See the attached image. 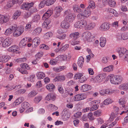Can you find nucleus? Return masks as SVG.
Wrapping results in <instances>:
<instances>
[{
	"label": "nucleus",
	"instance_id": "nucleus-27",
	"mask_svg": "<svg viewBox=\"0 0 128 128\" xmlns=\"http://www.w3.org/2000/svg\"><path fill=\"white\" fill-rule=\"evenodd\" d=\"M50 22L49 20H46L44 22L42 25L44 28H45L46 29H48L49 28L48 25Z\"/></svg>",
	"mask_w": 128,
	"mask_h": 128
},
{
	"label": "nucleus",
	"instance_id": "nucleus-50",
	"mask_svg": "<svg viewBox=\"0 0 128 128\" xmlns=\"http://www.w3.org/2000/svg\"><path fill=\"white\" fill-rule=\"evenodd\" d=\"M83 76L82 74L81 73H78L75 74L74 76L76 77V79H80Z\"/></svg>",
	"mask_w": 128,
	"mask_h": 128
},
{
	"label": "nucleus",
	"instance_id": "nucleus-15",
	"mask_svg": "<svg viewBox=\"0 0 128 128\" xmlns=\"http://www.w3.org/2000/svg\"><path fill=\"white\" fill-rule=\"evenodd\" d=\"M91 86L87 84H85L80 87V89L83 92H84L88 91L91 89Z\"/></svg>",
	"mask_w": 128,
	"mask_h": 128
},
{
	"label": "nucleus",
	"instance_id": "nucleus-21",
	"mask_svg": "<svg viewBox=\"0 0 128 128\" xmlns=\"http://www.w3.org/2000/svg\"><path fill=\"white\" fill-rule=\"evenodd\" d=\"M113 66L112 65L109 66L105 67L103 69V71L104 72H110L113 71Z\"/></svg>",
	"mask_w": 128,
	"mask_h": 128
},
{
	"label": "nucleus",
	"instance_id": "nucleus-61",
	"mask_svg": "<svg viewBox=\"0 0 128 128\" xmlns=\"http://www.w3.org/2000/svg\"><path fill=\"white\" fill-rule=\"evenodd\" d=\"M55 9L56 10V12L60 13V12L62 11V8L60 6H58Z\"/></svg>",
	"mask_w": 128,
	"mask_h": 128
},
{
	"label": "nucleus",
	"instance_id": "nucleus-33",
	"mask_svg": "<svg viewBox=\"0 0 128 128\" xmlns=\"http://www.w3.org/2000/svg\"><path fill=\"white\" fill-rule=\"evenodd\" d=\"M46 88L50 91H52L53 89L54 88L55 86L52 84H50L46 86Z\"/></svg>",
	"mask_w": 128,
	"mask_h": 128
},
{
	"label": "nucleus",
	"instance_id": "nucleus-2",
	"mask_svg": "<svg viewBox=\"0 0 128 128\" xmlns=\"http://www.w3.org/2000/svg\"><path fill=\"white\" fill-rule=\"evenodd\" d=\"M87 24V21L85 20L82 19L76 22L74 26L77 28H81L86 26Z\"/></svg>",
	"mask_w": 128,
	"mask_h": 128
},
{
	"label": "nucleus",
	"instance_id": "nucleus-26",
	"mask_svg": "<svg viewBox=\"0 0 128 128\" xmlns=\"http://www.w3.org/2000/svg\"><path fill=\"white\" fill-rule=\"evenodd\" d=\"M84 58L82 56L80 57L78 61V64L80 68H82L84 62Z\"/></svg>",
	"mask_w": 128,
	"mask_h": 128
},
{
	"label": "nucleus",
	"instance_id": "nucleus-30",
	"mask_svg": "<svg viewBox=\"0 0 128 128\" xmlns=\"http://www.w3.org/2000/svg\"><path fill=\"white\" fill-rule=\"evenodd\" d=\"M42 31V28L40 27H38L35 29L33 31L34 34V35H38Z\"/></svg>",
	"mask_w": 128,
	"mask_h": 128
},
{
	"label": "nucleus",
	"instance_id": "nucleus-39",
	"mask_svg": "<svg viewBox=\"0 0 128 128\" xmlns=\"http://www.w3.org/2000/svg\"><path fill=\"white\" fill-rule=\"evenodd\" d=\"M102 111L100 110H97L94 112V115L96 117H98L101 115Z\"/></svg>",
	"mask_w": 128,
	"mask_h": 128
},
{
	"label": "nucleus",
	"instance_id": "nucleus-51",
	"mask_svg": "<svg viewBox=\"0 0 128 128\" xmlns=\"http://www.w3.org/2000/svg\"><path fill=\"white\" fill-rule=\"evenodd\" d=\"M58 89L59 92L61 93L62 94L64 92L63 90L61 85H59L58 86Z\"/></svg>",
	"mask_w": 128,
	"mask_h": 128
},
{
	"label": "nucleus",
	"instance_id": "nucleus-18",
	"mask_svg": "<svg viewBox=\"0 0 128 128\" xmlns=\"http://www.w3.org/2000/svg\"><path fill=\"white\" fill-rule=\"evenodd\" d=\"M45 99L46 100L48 101L51 100H52V101H54L55 99V96L53 94H49L46 96Z\"/></svg>",
	"mask_w": 128,
	"mask_h": 128
},
{
	"label": "nucleus",
	"instance_id": "nucleus-55",
	"mask_svg": "<svg viewBox=\"0 0 128 128\" xmlns=\"http://www.w3.org/2000/svg\"><path fill=\"white\" fill-rule=\"evenodd\" d=\"M82 112H78L74 114V116L76 118H79L81 115Z\"/></svg>",
	"mask_w": 128,
	"mask_h": 128
},
{
	"label": "nucleus",
	"instance_id": "nucleus-57",
	"mask_svg": "<svg viewBox=\"0 0 128 128\" xmlns=\"http://www.w3.org/2000/svg\"><path fill=\"white\" fill-rule=\"evenodd\" d=\"M10 57L9 56H3L4 62H6L8 61Z\"/></svg>",
	"mask_w": 128,
	"mask_h": 128
},
{
	"label": "nucleus",
	"instance_id": "nucleus-59",
	"mask_svg": "<svg viewBox=\"0 0 128 128\" xmlns=\"http://www.w3.org/2000/svg\"><path fill=\"white\" fill-rule=\"evenodd\" d=\"M40 48H42L46 50H48L49 49V47L48 46L44 44H42V45L41 47H40Z\"/></svg>",
	"mask_w": 128,
	"mask_h": 128
},
{
	"label": "nucleus",
	"instance_id": "nucleus-32",
	"mask_svg": "<svg viewBox=\"0 0 128 128\" xmlns=\"http://www.w3.org/2000/svg\"><path fill=\"white\" fill-rule=\"evenodd\" d=\"M23 98L22 97L19 98L15 101L14 104H15L16 105H18L23 102Z\"/></svg>",
	"mask_w": 128,
	"mask_h": 128
},
{
	"label": "nucleus",
	"instance_id": "nucleus-4",
	"mask_svg": "<svg viewBox=\"0 0 128 128\" xmlns=\"http://www.w3.org/2000/svg\"><path fill=\"white\" fill-rule=\"evenodd\" d=\"M16 28L14 30L15 31L13 33V35L14 36H18L21 35L24 31V28L22 26H18L17 27L16 25Z\"/></svg>",
	"mask_w": 128,
	"mask_h": 128
},
{
	"label": "nucleus",
	"instance_id": "nucleus-54",
	"mask_svg": "<svg viewBox=\"0 0 128 128\" xmlns=\"http://www.w3.org/2000/svg\"><path fill=\"white\" fill-rule=\"evenodd\" d=\"M89 5L88 8H92V6L93 7H94L95 6V3L91 1L89 2Z\"/></svg>",
	"mask_w": 128,
	"mask_h": 128
},
{
	"label": "nucleus",
	"instance_id": "nucleus-34",
	"mask_svg": "<svg viewBox=\"0 0 128 128\" xmlns=\"http://www.w3.org/2000/svg\"><path fill=\"white\" fill-rule=\"evenodd\" d=\"M20 66L22 69L28 70L30 69L29 66L26 63L22 64H20Z\"/></svg>",
	"mask_w": 128,
	"mask_h": 128
},
{
	"label": "nucleus",
	"instance_id": "nucleus-25",
	"mask_svg": "<svg viewBox=\"0 0 128 128\" xmlns=\"http://www.w3.org/2000/svg\"><path fill=\"white\" fill-rule=\"evenodd\" d=\"M21 14V12L18 10L16 11L14 13L12 16L14 19H16Z\"/></svg>",
	"mask_w": 128,
	"mask_h": 128
},
{
	"label": "nucleus",
	"instance_id": "nucleus-16",
	"mask_svg": "<svg viewBox=\"0 0 128 128\" xmlns=\"http://www.w3.org/2000/svg\"><path fill=\"white\" fill-rule=\"evenodd\" d=\"M70 26L69 23L66 21V20H64L61 22V26L63 28L67 29Z\"/></svg>",
	"mask_w": 128,
	"mask_h": 128
},
{
	"label": "nucleus",
	"instance_id": "nucleus-46",
	"mask_svg": "<svg viewBox=\"0 0 128 128\" xmlns=\"http://www.w3.org/2000/svg\"><path fill=\"white\" fill-rule=\"evenodd\" d=\"M42 99V97L41 96H37L35 98L34 101L36 103H38Z\"/></svg>",
	"mask_w": 128,
	"mask_h": 128
},
{
	"label": "nucleus",
	"instance_id": "nucleus-58",
	"mask_svg": "<svg viewBox=\"0 0 128 128\" xmlns=\"http://www.w3.org/2000/svg\"><path fill=\"white\" fill-rule=\"evenodd\" d=\"M35 76L34 74H32L30 75L29 78V80L32 82H34V78H35Z\"/></svg>",
	"mask_w": 128,
	"mask_h": 128
},
{
	"label": "nucleus",
	"instance_id": "nucleus-9",
	"mask_svg": "<svg viewBox=\"0 0 128 128\" xmlns=\"http://www.w3.org/2000/svg\"><path fill=\"white\" fill-rule=\"evenodd\" d=\"M114 92V90H112L108 89L102 90L100 91V94L101 95H104L105 94H111Z\"/></svg>",
	"mask_w": 128,
	"mask_h": 128
},
{
	"label": "nucleus",
	"instance_id": "nucleus-63",
	"mask_svg": "<svg viewBox=\"0 0 128 128\" xmlns=\"http://www.w3.org/2000/svg\"><path fill=\"white\" fill-rule=\"evenodd\" d=\"M31 14L30 12L26 13L24 14V17L25 18H27L30 17L31 15Z\"/></svg>",
	"mask_w": 128,
	"mask_h": 128
},
{
	"label": "nucleus",
	"instance_id": "nucleus-52",
	"mask_svg": "<svg viewBox=\"0 0 128 128\" xmlns=\"http://www.w3.org/2000/svg\"><path fill=\"white\" fill-rule=\"evenodd\" d=\"M40 16L39 15H36L35 16L34 18V21L36 22H38L40 20Z\"/></svg>",
	"mask_w": 128,
	"mask_h": 128
},
{
	"label": "nucleus",
	"instance_id": "nucleus-29",
	"mask_svg": "<svg viewBox=\"0 0 128 128\" xmlns=\"http://www.w3.org/2000/svg\"><path fill=\"white\" fill-rule=\"evenodd\" d=\"M66 78L64 76H56L54 79L55 81L57 80L60 81H63L65 80Z\"/></svg>",
	"mask_w": 128,
	"mask_h": 128
},
{
	"label": "nucleus",
	"instance_id": "nucleus-19",
	"mask_svg": "<svg viewBox=\"0 0 128 128\" xmlns=\"http://www.w3.org/2000/svg\"><path fill=\"white\" fill-rule=\"evenodd\" d=\"M8 50L9 52H14L18 50V47L16 45H14L10 47L8 49Z\"/></svg>",
	"mask_w": 128,
	"mask_h": 128
},
{
	"label": "nucleus",
	"instance_id": "nucleus-14",
	"mask_svg": "<svg viewBox=\"0 0 128 128\" xmlns=\"http://www.w3.org/2000/svg\"><path fill=\"white\" fill-rule=\"evenodd\" d=\"M74 98L75 101H78L85 98L86 97L83 94H77L74 96Z\"/></svg>",
	"mask_w": 128,
	"mask_h": 128
},
{
	"label": "nucleus",
	"instance_id": "nucleus-11",
	"mask_svg": "<svg viewBox=\"0 0 128 128\" xmlns=\"http://www.w3.org/2000/svg\"><path fill=\"white\" fill-rule=\"evenodd\" d=\"M110 27L109 24L107 22H105L101 24L100 28L102 30H108Z\"/></svg>",
	"mask_w": 128,
	"mask_h": 128
},
{
	"label": "nucleus",
	"instance_id": "nucleus-37",
	"mask_svg": "<svg viewBox=\"0 0 128 128\" xmlns=\"http://www.w3.org/2000/svg\"><path fill=\"white\" fill-rule=\"evenodd\" d=\"M55 0H46V5L48 6L53 4L56 1Z\"/></svg>",
	"mask_w": 128,
	"mask_h": 128
},
{
	"label": "nucleus",
	"instance_id": "nucleus-44",
	"mask_svg": "<svg viewBox=\"0 0 128 128\" xmlns=\"http://www.w3.org/2000/svg\"><path fill=\"white\" fill-rule=\"evenodd\" d=\"M99 107L98 104H96L90 108V111H92L98 109Z\"/></svg>",
	"mask_w": 128,
	"mask_h": 128
},
{
	"label": "nucleus",
	"instance_id": "nucleus-53",
	"mask_svg": "<svg viewBox=\"0 0 128 128\" xmlns=\"http://www.w3.org/2000/svg\"><path fill=\"white\" fill-rule=\"evenodd\" d=\"M117 40L118 41L123 40L122 35L121 34H119L116 36Z\"/></svg>",
	"mask_w": 128,
	"mask_h": 128
},
{
	"label": "nucleus",
	"instance_id": "nucleus-5",
	"mask_svg": "<svg viewBox=\"0 0 128 128\" xmlns=\"http://www.w3.org/2000/svg\"><path fill=\"white\" fill-rule=\"evenodd\" d=\"M65 14L67 15L64 20L68 23L71 22L73 21L72 14L71 13L70 11L69 10H67L65 12Z\"/></svg>",
	"mask_w": 128,
	"mask_h": 128
},
{
	"label": "nucleus",
	"instance_id": "nucleus-43",
	"mask_svg": "<svg viewBox=\"0 0 128 128\" xmlns=\"http://www.w3.org/2000/svg\"><path fill=\"white\" fill-rule=\"evenodd\" d=\"M15 4L12 0H9L6 6L10 8L12 6Z\"/></svg>",
	"mask_w": 128,
	"mask_h": 128
},
{
	"label": "nucleus",
	"instance_id": "nucleus-22",
	"mask_svg": "<svg viewBox=\"0 0 128 128\" xmlns=\"http://www.w3.org/2000/svg\"><path fill=\"white\" fill-rule=\"evenodd\" d=\"M89 9L90 8H88L87 9L84 10L83 13L84 17H88L90 15L91 12Z\"/></svg>",
	"mask_w": 128,
	"mask_h": 128
},
{
	"label": "nucleus",
	"instance_id": "nucleus-64",
	"mask_svg": "<svg viewBox=\"0 0 128 128\" xmlns=\"http://www.w3.org/2000/svg\"><path fill=\"white\" fill-rule=\"evenodd\" d=\"M50 63L51 65H54L56 64L57 63V62L54 59H52L50 60Z\"/></svg>",
	"mask_w": 128,
	"mask_h": 128
},
{
	"label": "nucleus",
	"instance_id": "nucleus-36",
	"mask_svg": "<svg viewBox=\"0 0 128 128\" xmlns=\"http://www.w3.org/2000/svg\"><path fill=\"white\" fill-rule=\"evenodd\" d=\"M52 35V33L51 32H49L46 33L44 36V38L45 39H48L51 37Z\"/></svg>",
	"mask_w": 128,
	"mask_h": 128
},
{
	"label": "nucleus",
	"instance_id": "nucleus-47",
	"mask_svg": "<svg viewBox=\"0 0 128 128\" xmlns=\"http://www.w3.org/2000/svg\"><path fill=\"white\" fill-rule=\"evenodd\" d=\"M32 23L30 22L28 23L25 26V30H29L31 26Z\"/></svg>",
	"mask_w": 128,
	"mask_h": 128
},
{
	"label": "nucleus",
	"instance_id": "nucleus-40",
	"mask_svg": "<svg viewBox=\"0 0 128 128\" xmlns=\"http://www.w3.org/2000/svg\"><path fill=\"white\" fill-rule=\"evenodd\" d=\"M29 103L26 102H23L22 104V108L25 109L28 108L29 107Z\"/></svg>",
	"mask_w": 128,
	"mask_h": 128
},
{
	"label": "nucleus",
	"instance_id": "nucleus-62",
	"mask_svg": "<svg viewBox=\"0 0 128 128\" xmlns=\"http://www.w3.org/2000/svg\"><path fill=\"white\" fill-rule=\"evenodd\" d=\"M79 33L78 32L73 33L72 35H74V40H76L78 38L79 35Z\"/></svg>",
	"mask_w": 128,
	"mask_h": 128
},
{
	"label": "nucleus",
	"instance_id": "nucleus-41",
	"mask_svg": "<svg viewBox=\"0 0 128 128\" xmlns=\"http://www.w3.org/2000/svg\"><path fill=\"white\" fill-rule=\"evenodd\" d=\"M37 94V93L35 91H32L29 93L28 95V97L29 98L35 96Z\"/></svg>",
	"mask_w": 128,
	"mask_h": 128
},
{
	"label": "nucleus",
	"instance_id": "nucleus-35",
	"mask_svg": "<svg viewBox=\"0 0 128 128\" xmlns=\"http://www.w3.org/2000/svg\"><path fill=\"white\" fill-rule=\"evenodd\" d=\"M62 47L60 48L59 50V51H64L66 50L68 48L69 45L68 44H66L64 46H63V45H62Z\"/></svg>",
	"mask_w": 128,
	"mask_h": 128
},
{
	"label": "nucleus",
	"instance_id": "nucleus-3",
	"mask_svg": "<svg viewBox=\"0 0 128 128\" xmlns=\"http://www.w3.org/2000/svg\"><path fill=\"white\" fill-rule=\"evenodd\" d=\"M105 73H102L96 76L94 79V82H100L104 80L106 77Z\"/></svg>",
	"mask_w": 128,
	"mask_h": 128
},
{
	"label": "nucleus",
	"instance_id": "nucleus-6",
	"mask_svg": "<svg viewBox=\"0 0 128 128\" xmlns=\"http://www.w3.org/2000/svg\"><path fill=\"white\" fill-rule=\"evenodd\" d=\"M34 4L33 2H31L30 3L28 2L25 3L24 4H23L21 5L20 8L23 10H27L33 6Z\"/></svg>",
	"mask_w": 128,
	"mask_h": 128
},
{
	"label": "nucleus",
	"instance_id": "nucleus-8",
	"mask_svg": "<svg viewBox=\"0 0 128 128\" xmlns=\"http://www.w3.org/2000/svg\"><path fill=\"white\" fill-rule=\"evenodd\" d=\"M12 43V40L10 38L6 39L4 40L2 43V46L4 47H7L10 46Z\"/></svg>",
	"mask_w": 128,
	"mask_h": 128
},
{
	"label": "nucleus",
	"instance_id": "nucleus-45",
	"mask_svg": "<svg viewBox=\"0 0 128 128\" xmlns=\"http://www.w3.org/2000/svg\"><path fill=\"white\" fill-rule=\"evenodd\" d=\"M88 117L89 119L91 120H93L95 119L94 117L93 116L92 113L91 112L88 113Z\"/></svg>",
	"mask_w": 128,
	"mask_h": 128
},
{
	"label": "nucleus",
	"instance_id": "nucleus-10",
	"mask_svg": "<svg viewBox=\"0 0 128 128\" xmlns=\"http://www.w3.org/2000/svg\"><path fill=\"white\" fill-rule=\"evenodd\" d=\"M72 8L74 12L75 13H79L82 12V10L77 4H75L73 5Z\"/></svg>",
	"mask_w": 128,
	"mask_h": 128
},
{
	"label": "nucleus",
	"instance_id": "nucleus-49",
	"mask_svg": "<svg viewBox=\"0 0 128 128\" xmlns=\"http://www.w3.org/2000/svg\"><path fill=\"white\" fill-rule=\"evenodd\" d=\"M109 4L110 6L113 7L116 5V2L114 0H111Z\"/></svg>",
	"mask_w": 128,
	"mask_h": 128
},
{
	"label": "nucleus",
	"instance_id": "nucleus-20",
	"mask_svg": "<svg viewBox=\"0 0 128 128\" xmlns=\"http://www.w3.org/2000/svg\"><path fill=\"white\" fill-rule=\"evenodd\" d=\"M100 46L102 47H104L105 45L106 42V38L104 37H101L100 39Z\"/></svg>",
	"mask_w": 128,
	"mask_h": 128
},
{
	"label": "nucleus",
	"instance_id": "nucleus-38",
	"mask_svg": "<svg viewBox=\"0 0 128 128\" xmlns=\"http://www.w3.org/2000/svg\"><path fill=\"white\" fill-rule=\"evenodd\" d=\"M112 102V101L110 98H108L104 101V103L105 105H108L111 103Z\"/></svg>",
	"mask_w": 128,
	"mask_h": 128
},
{
	"label": "nucleus",
	"instance_id": "nucleus-28",
	"mask_svg": "<svg viewBox=\"0 0 128 128\" xmlns=\"http://www.w3.org/2000/svg\"><path fill=\"white\" fill-rule=\"evenodd\" d=\"M27 42V40H25V38H24L20 41L19 44V46L21 48L23 47L26 45Z\"/></svg>",
	"mask_w": 128,
	"mask_h": 128
},
{
	"label": "nucleus",
	"instance_id": "nucleus-23",
	"mask_svg": "<svg viewBox=\"0 0 128 128\" xmlns=\"http://www.w3.org/2000/svg\"><path fill=\"white\" fill-rule=\"evenodd\" d=\"M65 66H60L58 68L55 67L53 68V70L56 72H58L66 68Z\"/></svg>",
	"mask_w": 128,
	"mask_h": 128
},
{
	"label": "nucleus",
	"instance_id": "nucleus-17",
	"mask_svg": "<svg viewBox=\"0 0 128 128\" xmlns=\"http://www.w3.org/2000/svg\"><path fill=\"white\" fill-rule=\"evenodd\" d=\"M40 39L38 38H36L32 40V44L34 45V47H36L40 44Z\"/></svg>",
	"mask_w": 128,
	"mask_h": 128
},
{
	"label": "nucleus",
	"instance_id": "nucleus-31",
	"mask_svg": "<svg viewBox=\"0 0 128 128\" xmlns=\"http://www.w3.org/2000/svg\"><path fill=\"white\" fill-rule=\"evenodd\" d=\"M36 76L38 78L40 79L43 78L45 76L44 73L40 72L37 73Z\"/></svg>",
	"mask_w": 128,
	"mask_h": 128
},
{
	"label": "nucleus",
	"instance_id": "nucleus-1",
	"mask_svg": "<svg viewBox=\"0 0 128 128\" xmlns=\"http://www.w3.org/2000/svg\"><path fill=\"white\" fill-rule=\"evenodd\" d=\"M110 77V81L111 82L112 84H120L122 79L121 76L118 75H112Z\"/></svg>",
	"mask_w": 128,
	"mask_h": 128
},
{
	"label": "nucleus",
	"instance_id": "nucleus-60",
	"mask_svg": "<svg viewBox=\"0 0 128 128\" xmlns=\"http://www.w3.org/2000/svg\"><path fill=\"white\" fill-rule=\"evenodd\" d=\"M50 16H48V14H47L46 13H45L42 16V19L43 20L45 19L46 20H48V18Z\"/></svg>",
	"mask_w": 128,
	"mask_h": 128
},
{
	"label": "nucleus",
	"instance_id": "nucleus-12",
	"mask_svg": "<svg viewBox=\"0 0 128 128\" xmlns=\"http://www.w3.org/2000/svg\"><path fill=\"white\" fill-rule=\"evenodd\" d=\"M16 28V26H12L11 27L6 30L4 34L7 36H8L12 34L13 32V30H14Z\"/></svg>",
	"mask_w": 128,
	"mask_h": 128
},
{
	"label": "nucleus",
	"instance_id": "nucleus-13",
	"mask_svg": "<svg viewBox=\"0 0 128 128\" xmlns=\"http://www.w3.org/2000/svg\"><path fill=\"white\" fill-rule=\"evenodd\" d=\"M128 51L126 50L124 48H121L118 51V52L120 56V57H123L124 56V54H126V52Z\"/></svg>",
	"mask_w": 128,
	"mask_h": 128
},
{
	"label": "nucleus",
	"instance_id": "nucleus-7",
	"mask_svg": "<svg viewBox=\"0 0 128 128\" xmlns=\"http://www.w3.org/2000/svg\"><path fill=\"white\" fill-rule=\"evenodd\" d=\"M82 38L84 41H88L91 36V33L89 32H86L82 34Z\"/></svg>",
	"mask_w": 128,
	"mask_h": 128
},
{
	"label": "nucleus",
	"instance_id": "nucleus-24",
	"mask_svg": "<svg viewBox=\"0 0 128 128\" xmlns=\"http://www.w3.org/2000/svg\"><path fill=\"white\" fill-rule=\"evenodd\" d=\"M119 88L122 90H126L128 89V83L120 85L119 86Z\"/></svg>",
	"mask_w": 128,
	"mask_h": 128
},
{
	"label": "nucleus",
	"instance_id": "nucleus-48",
	"mask_svg": "<svg viewBox=\"0 0 128 128\" xmlns=\"http://www.w3.org/2000/svg\"><path fill=\"white\" fill-rule=\"evenodd\" d=\"M45 4H46L45 0H43L41 1L39 5V8H43Z\"/></svg>",
	"mask_w": 128,
	"mask_h": 128
},
{
	"label": "nucleus",
	"instance_id": "nucleus-42",
	"mask_svg": "<svg viewBox=\"0 0 128 128\" xmlns=\"http://www.w3.org/2000/svg\"><path fill=\"white\" fill-rule=\"evenodd\" d=\"M95 26V24L94 23H90L88 24L87 28L88 30L94 28Z\"/></svg>",
	"mask_w": 128,
	"mask_h": 128
},
{
	"label": "nucleus",
	"instance_id": "nucleus-56",
	"mask_svg": "<svg viewBox=\"0 0 128 128\" xmlns=\"http://www.w3.org/2000/svg\"><path fill=\"white\" fill-rule=\"evenodd\" d=\"M122 35V38L123 40H126L128 39V33H124Z\"/></svg>",
	"mask_w": 128,
	"mask_h": 128
}]
</instances>
